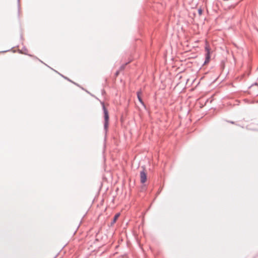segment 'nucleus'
Segmentation results:
<instances>
[{
    "label": "nucleus",
    "instance_id": "21",
    "mask_svg": "<svg viewBox=\"0 0 258 258\" xmlns=\"http://www.w3.org/2000/svg\"><path fill=\"white\" fill-rule=\"evenodd\" d=\"M48 68H49V69H50L51 70H52V68H51L50 66H48Z\"/></svg>",
    "mask_w": 258,
    "mask_h": 258
},
{
    "label": "nucleus",
    "instance_id": "14",
    "mask_svg": "<svg viewBox=\"0 0 258 258\" xmlns=\"http://www.w3.org/2000/svg\"><path fill=\"white\" fill-rule=\"evenodd\" d=\"M24 51H27V49L25 47H23Z\"/></svg>",
    "mask_w": 258,
    "mask_h": 258
},
{
    "label": "nucleus",
    "instance_id": "18",
    "mask_svg": "<svg viewBox=\"0 0 258 258\" xmlns=\"http://www.w3.org/2000/svg\"><path fill=\"white\" fill-rule=\"evenodd\" d=\"M48 68H49V69H50L51 70H52V68H51L50 66H48Z\"/></svg>",
    "mask_w": 258,
    "mask_h": 258
},
{
    "label": "nucleus",
    "instance_id": "24",
    "mask_svg": "<svg viewBox=\"0 0 258 258\" xmlns=\"http://www.w3.org/2000/svg\"><path fill=\"white\" fill-rule=\"evenodd\" d=\"M55 72H56V73H58V72H57V71H54Z\"/></svg>",
    "mask_w": 258,
    "mask_h": 258
},
{
    "label": "nucleus",
    "instance_id": "4",
    "mask_svg": "<svg viewBox=\"0 0 258 258\" xmlns=\"http://www.w3.org/2000/svg\"><path fill=\"white\" fill-rule=\"evenodd\" d=\"M141 91H138L137 92V97H138V100L139 101V102L141 103V104L144 106V107H145V105L141 98Z\"/></svg>",
    "mask_w": 258,
    "mask_h": 258
},
{
    "label": "nucleus",
    "instance_id": "9",
    "mask_svg": "<svg viewBox=\"0 0 258 258\" xmlns=\"http://www.w3.org/2000/svg\"><path fill=\"white\" fill-rule=\"evenodd\" d=\"M62 77L64 78L65 79L68 80L69 81L74 83V84H76L77 85H78L76 83H74V82H73L72 81H71V80H70L68 78L66 77H64V76H63L61 74H59Z\"/></svg>",
    "mask_w": 258,
    "mask_h": 258
},
{
    "label": "nucleus",
    "instance_id": "2",
    "mask_svg": "<svg viewBox=\"0 0 258 258\" xmlns=\"http://www.w3.org/2000/svg\"><path fill=\"white\" fill-rule=\"evenodd\" d=\"M141 182L142 183H145L147 180V174L144 170L140 172Z\"/></svg>",
    "mask_w": 258,
    "mask_h": 258
},
{
    "label": "nucleus",
    "instance_id": "22",
    "mask_svg": "<svg viewBox=\"0 0 258 258\" xmlns=\"http://www.w3.org/2000/svg\"><path fill=\"white\" fill-rule=\"evenodd\" d=\"M255 85L257 86V88H258V85L257 83H255Z\"/></svg>",
    "mask_w": 258,
    "mask_h": 258
},
{
    "label": "nucleus",
    "instance_id": "11",
    "mask_svg": "<svg viewBox=\"0 0 258 258\" xmlns=\"http://www.w3.org/2000/svg\"><path fill=\"white\" fill-rule=\"evenodd\" d=\"M22 51H23L22 50H19L20 53L28 55V54L26 52H23Z\"/></svg>",
    "mask_w": 258,
    "mask_h": 258
},
{
    "label": "nucleus",
    "instance_id": "19",
    "mask_svg": "<svg viewBox=\"0 0 258 258\" xmlns=\"http://www.w3.org/2000/svg\"><path fill=\"white\" fill-rule=\"evenodd\" d=\"M48 68H49V69H50L51 70H52V68H51L50 66H48Z\"/></svg>",
    "mask_w": 258,
    "mask_h": 258
},
{
    "label": "nucleus",
    "instance_id": "16",
    "mask_svg": "<svg viewBox=\"0 0 258 258\" xmlns=\"http://www.w3.org/2000/svg\"><path fill=\"white\" fill-rule=\"evenodd\" d=\"M229 122H230L231 123H232V124L234 123V122L233 121H229Z\"/></svg>",
    "mask_w": 258,
    "mask_h": 258
},
{
    "label": "nucleus",
    "instance_id": "13",
    "mask_svg": "<svg viewBox=\"0 0 258 258\" xmlns=\"http://www.w3.org/2000/svg\"><path fill=\"white\" fill-rule=\"evenodd\" d=\"M10 51V49L9 50H4V51H0V53L1 52H8Z\"/></svg>",
    "mask_w": 258,
    "mask_h": 258
},
{
    "label": "nucleus",
    "instance_id": "10",
    "mask_svg": "<svg viewBox=\"0 0 258 258\" xmlns=\"http://www.w3.org/2000/svg\"><path fill=\"white\" fill-rule=\"evenodd\" d=\"M198 13L199 14V15H202V13H203V10L201 9H199L198 10Z\"/></svg>",
    "mask_w": 258,
    "mask_h": 258
},
{
    "label": "nucleus",
    "instance_id": "7",
    "mask_svg": "<svg viewBox=\"0 0 258 258\" xmlns=\"http://www.w3.org/2000/svg\"><path fill=\"white\" fill-rule=\"evenodd\" d=\"M205 50H206V53L210 54V48L207 45H206V46H205Z\"/></svg>",
    "mask_w": 258,
    "mask_h": 258
},
{
    "label": "nucleus",
    "instance_id": "12",
    "mask_svg": "<svg viewBox=\"0 0 258 258\" xmlns=\"http://www.w3.org/2000/svg\"><path fill=\"white\" fill-rule=\"evenodd\" d=\"M119 71H116V73H115V76H117L119 75Z\"/></svg>",
    "mask_w": 258,
    "mask_h": 258
},
{
    "label": "nucleus",
    "instance_id": "5",
    "mask_svg": "<svg viewBox=\"0 0 258 258\" xmlns=\"http://www.w3.org/2000/svg\"><path fill=\"white\" fill-rule=\"evenodd\" d=\"M211 58V54L209 53H206L205 54V60L204 62V65L208 63L210 60Z\"/></svg>",
    "mask_w": 258,
    "mask_h": 258
},
{
    "label": "nucleus",
    "instance_id": "1",
    "mask_svg": "<svg viewBox=\"0 0 258 258\" xmlns=\"http://www.w3.org/2000/svg\"><path fill=\"white\" fill-rule=\"evenodd\" d=\"M101 104L102 105V108L103 110L104 113V129L105 132V134H106L108 125H109V113L107 109L106 108L104 102H101Z\"/></svg>",
    "mask_w": 258,
    "mask_h": 258
},
{
    "label": "nucleus",
    "instance_id": "8",
    "mask_svg": "<svg viewBox=\"0 0 258 258\" xmlns=\"http://www.w3.org/2000/svg\"><path fill=\"white\" fill-rule=\"evenodd\" d=\"M128 62H126L124 64H122L119 68V71H122L125 69V66L128 64Z\"/></svg>",
    "mask_w": 258,
    "mask_h": 258
},
{
    "label": "nucleus",
    "instance_id": "23",
    "mask_svg": "<svg viewBox=\"0 0 258 258\" xmlns=\"http://www.w3.org/2000/svg\"><path fill=\"white\" fill-rule=\"evenodd\" d=\"M55 72H56V73H58V72H57V71H54Z\"/></svg>",
    "mask_w": 258,
    "mask_h": 258
},
{
    "label": "nucleus",
    "instance_id": "3",
    "mask_svg": "<svg viewBox=\"0 0 258 258\" xmlns=\"http://www.w3.org/2000/svg\"><path fill=\"white\" fill-rule=\"evenodd\" d=\"M119 216H120V213H119L116 214L114 215L112 221L110 223V226H112L116 222V221L118 219Z\"/></svg>",
    "mask_w": 258,
    "mask_h": 258
},
{
    "label": "nucleus",
    "instance_id": "6",
    "mask_svg": "<svg viewBox=\"0 0 258 258\" xmlns=\"http://www.w3.org/2000/svg\"><path fill=\"white\" fill-rule=\"evenodd\" d=\"M20 0H17L18 3V15L19 17L20 16Z\"/></svg>",
    "mask_w": 258,
    "mask_h": 258
},
{
    "label": "nucleus",
    "instance_id": "15",
    "mask_svg": "<svg viewBox=\"0 0 258 258\" xmlns=\"http://www.w3.org/2000/svg\"><path fill=\"white\" fill-rule=\"evenodd\" d=\"M105 93V91L104 90H102V94H103Z\"/></svg>",
    "mask_w": 258,
    "mask_h": 258
},
{
    "label": "nucleus",
    "instance_id": "17",
    "mask_svg": "<svg viewBox=\"0 0 258 258\" xmlns=\"http://www.w3.org/2000/svg\"><path fill=\"white\" fill-rule=\"evenodd\" d=\"M48 68H49V69H50L51 70H52V68H51L50 66H48Z\"/></svg>",
    "mask_w": 258,
    "mask_h": 258
},
{
    "label": "nucleus",
    "instance_id": "20",
    "mask_svg": "<svg viewBox=\"0 0 258 258\" xmlns=\"http://www.w3.org/2000/svg\"><path fill=\"white\" fill-rule=\"evenodd\" d=\"M48 68H49V69H50L51 70H52V68H51L50 66H48Z\"/></svg>",
    "mask_w": 258,
    "mask_h": 258
}]
</instances>
